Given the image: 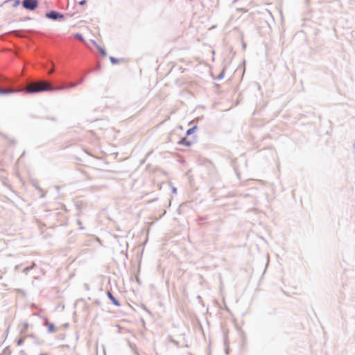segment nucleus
<instances>
[{"label":"nucleus","instance_id":"5","mask_svg":"<svg viewBox=\"0 0 355 355\" xmlns=\"http://www.w3.org/2000/svg\"><path fill=\"white\" fill-rule=\"evenodd\" d=\"M107 296L114 305L116 306H121L120 302L113 295L111 291H107Z\"/></svg>","mask_w":355,"mask_h":355},{"label":"nucleus","instance_id":"13","mask_svg":"<svg viewBox=\"0 0 355 355\" xmlns=\"http://www.w3.org/2000/svg\"><path fill=\"white\" fill-rule=\"evenodd\" d=\"M169 342L171 343H173L175 345H176L177 347H179L180 346V343L178 341L175 340L172 337H170L169 338Z\"/></svg>","mask_w":355,"mask_h":355},{"label":"nucleus","instance_id":"37","mask_svg":"<svg viewBox=\"0 0 355 355\" xmlns=\"http://www.w3.org/2000/svg\"><path fill=\"white\" fill-rule=\"evenodd\" d=\"M238 0H233L232 3H236Z\"/></svg>","mask_w":355,"mask_h":355},{"label":"nucleus","instance_id":"20","mask_svg":"<svg viewBox=\"0 0 355 355\" xmlns=\"http://www.w3.org/2000/svg\"><path fill=\"white\" fill-rule=\"evenodd\" d=\"M75 36H76V37L80 39V40H84V37H83V35L80 33H76L75 35Z\"/></svg>","mask_w":355,"mask_h":355},{"label":"nucleus","instance_id":"21","mask_svg":"<svg viewBox=\"0 0 355 355\" xmlns=\"http://www.w3.org/2000/svg\"><path fill=\"white\" fill-rule=\"evenodd\" d=\"M87 3V0H81L78 2V5L80 6H85Z\"/></svg>","mask_w":355,"mask_h":355},{"label":"nucleus","instance_id":"31","mask_svg":"<svg viewBox=\"0 0 355 355\" xmlns=\"http://www.w3.org/2000/svg\"><path fill=\"white\" fill-rule=\"evenodd\" d=\"M197 298H198V300H202V297H201V296H200V295H198Z\"/></svg>","mask_w":355,"mask_h":355},{"label":"nucleus","instance_id":"11","mask_svg":"<svg viewBox=\"0 0 355 355\" xmlns=\"http://www.w3.org/2000/svg\"><path fill=\"white\" fill-rule=\"evenodd\" d=\"M28 328V323L26 322H24L21 323V327H20V333H24Z\"/></svg>","mask_w":355,"mask_h":355},{"label":"nucleus","instance_id":"27","mask_svg":"<svg viewBox=\"0 0 355 355\" xmlns=\"http://www.w3.org/2000/svg\"><path fill=\"white\" fill-rule=\"evenodd\" d=\"M31 17H25V18L23 19V21L31 20Z\"/></svg>","mask_w":355,"mask_h":355},{"label":"nucleus","instance_id":"35","mask_svg":"<svg viewBox=\"0 0 355 355\" xmlns=\"http://www.w3.org/2000/svg\"><path fill=\"white\" fill-rule=\"evenodd\" d=\"M22 156H25V151H24L22 155H21V157H22Z\"/></svg>","mask_w":355,"mask_h":355},{"label":"nucleus","instance_id":"1","mask_svg":"<svg viewBox=\"0 0 355 355\" xmlns=\"http://www.w3.org/2000/svg\"><path fill=\"white\" fill-rule=\"evenodd\" d=\"M55 89L49 85H31L26 88L28 94H37L42 92H51Z\"/></svg>","mask_w":355,"mask_h":355},{"label":"nucleus","instance_id":"6","mask_svg":"<svg viewBox=\"0 0 355 355\" xmlns=\"http://www.w3.org/2000/svg\"><path fill=\"white\" fill-rule=\"evenodd\" d=\"M19 92L18 89H3L0 87V96H6L12 94L17 93Z\"/></svg>","mask_w":355,"mask_h":355},{"label":"nucleus","instance_id":"36","mask_svg":"<svg viewBox=\"0 0 355 355\" xmlns=\"http://www.w3.org/2000/svg\"><path fill=\"white\" fill-rule=\"evenodd\" d=\"M76 85H72L70 86V87H74Z\"/></svg>","mask_w":355,"mask_h":355},{"label":"nucleus","instance_id":"28","mask_svg":"<svg viewBox=\"0 0 355 355\" xmlns=\"http://www.w3.org/2000/svg\"><path fill=\"white\" fill-rule=\"evenodd\" d=\"M34 187H35L37 189H38V190H41V188H40L38 185H37V184H34Z\"/></svg>","mask_w":355,"mask_h":355},{"label":"nucleus","instance_id":"24","mask_svg":"<svg viewBox=\"0 0 355 355\" xmlns=\"http://www.w3.org/2000/svg\"><path fill=\"white\" fill-rule=\"evenodd\" d=\"M27 337H30V338H35V335L33 334H28L27 335Z\"/></svg>","mask_w":355,"mask_h":355},{"label":"nucleus","instance_id":"19","mask_svg":"<svg viewBox=\"0 0 355 355\" xmlns=\"http://www.w3.org/2000/svg\"><path fill=\"white\" fill-rule=\"evenodd\" d=\"M35 340V343L37 345H40L42 343V341L40 340L37 337L35 338H33Z\"/></svg>","mask_w":355,"mask_h":355},{"label":"nucleus","instance_id":"33","mask_svg":"<svg viewBox=\"0 0 355 355\" xmlns=\"http://www.w3.org/2000/svg\"><path fill=\"white\" fill-rule=\"evenodd\" d=\"M246 47V44L245 43L243 44V48L245 49Z\"/></svg>","mask_w":355,"mask_h":355},{"label":"nucleus","instance_id":"2","mask_svg":"<svg viewBox=\"0 0 355 355\" xmlns=\"http://www.w3.org/2000/svg\"><path fill=\"white\" fill-rule=\"evenodd\" d=\"M45 17L53 21H63L65 19L64 14L58 11L54 10H50L49 11L46 12L45 13Z\"/></svg>","mask_w":355,"mask_h":355},{"label":"nucleus","instance_id":"17","mask_svg":"<svg viewBox=\"0 0 355 355\" xmlns=\"http://www.w3.org/2000/svg\"><path fill=\"white\" fill-rule=\"evenodd\" d=\"M20 3H21L20 0H15L14 3H13V4H12V7H13V8H16V7H17Z\"/></svg>","mask_w":355,"mask_h":355},{"label":"nucleus","instance_id":"16","mask_svg":"<svg viewBox=\"0 0 355 355\" xmlns=\"http://www.w3.org/2000/svg\"><path fill=\"white\" fill-rule=\"evenodd\" d=\"M224 76H225V71H222L219 73V75L218 76L217 79H218V80H221V79H223V78H224Z\"/></svg>","mask_w":355,"mask_h":355},{"label":"nucleus","instance_id":"22","mask_svg":"<svg viewBox=\"0 0 355 355\" xmlns=\"http://www.w3.org/2000/svg\"><path fill=\"white\" fill-rule=\"evenodd\" d=\"M171 191L173 193H177V188L175 187H172Z\"/></svg>","mask_w":355,"mask_h":355},{"label":"nucleus","instance_id":"26","mask_svg":"<svg viewBox=\"0 0 355 355\" xmlns=\"http://www.w3.org/2000/svg\"><path fill=\"white\" fill-rule=\"evenodd\" d=\"M64 15L65 16H68V17H73V13L68 12V13H66Z\"/></svg>","mask_w":355,"mask_h":355},{"label":"nucleus","instance_id":"7","mask_svg":"<svg viewBox=\"0 0 355 355\" xmlns=\"http://www.w3.org/2000/svg\"><path fill=\"white\" fill-rule=\"evenodd\" d=\"M179 145H182V146H191V144H193V141L189 140L187 139V137H182V139H180V140L178 141V143Z\"/></svg>","mask_w":355,"mask_h":355},{"label":"nucleus","instance_id":"4","mask_svg":"<svg viewBox=\"0 0 355 355\" xmlns=\"http://www.w3.org/2000/svg\"><path fill=\"white\" fill-rule=\"evenodd\" d=\"M44 326L47 327V332L49 334L53 333L55 329V326L53 322H50L47 318H44Z\"/></svg>","mask_w":355,"mask_h":355},{"label":"nucleus","instance_id":"3","mask_svg":"<svg viewBox=\"0 0 355 355\" xmlns=\"http://www.w3.org/2000/svg\"><path fill=\"white\" fill-rule=\"evenodd\" d=\"M21 5L24 9L33 11L38 7L39 1L38 0H22Z\"/></svg>","mask_w":355,"mask_h":355},{"label":"nucleus","instance_id":"10","mask_svg":"<svg viewBox=\"0 0 355 355\" xmlns=\"http://www.w3.org/2000/svg\"><path fill=\"white\" fill-rule=\"evenodd\" d=\"M196 129H197V125H195L192 126L191 128H189L186 131L185 137H188V136L192 135L193 133H194V132L196 130Z\"/></svg>","mask_w":355,"mask_h":355},{"label":"nucleus","instance_id":"30","mask_svg":"<svg viewBox=\"0 0 355 355\" xmlns=\"http://www.w3.org/2000/svg\"><path fill=\"white\" fill-rule=\"evenodd\" d=\"M133 350L135 351V355H139V353L136 351L135 349H133Z\"/></svg>","mask_w":355,"mask_h":355},{"label":"nucleus","instance_id":"25","mask_svg":"<svg viewBox=\"0 0 355 355\" xmlns=\"http://www.w3.org/2000/svg\"><path fill=\"white\" fill-rule=\"evenodd\" d=\"M205 219H206L205 218L201 217V218H199L198 223H200L202 221H204Z\"/></svg>","mask_w":355,"mask_h":355},{"label":"nucleus","instance_id":"15","mask_svg":"<svg viewBox=\"0 0 355 355\" xmlns=\"http://www.w3.org/2000/svg\"><path fill=\"white\" fill-rule=\"evenodd\" d=\"M24 343V338H20L19 339L17 340V345L20 346L21 345H23V343Z\"/></svg>","mask_w":355,"mask_h":355},{"label":"nucleus","instance_id":"14","mask_svg":"<svg viewBox=\"0 0 355 355\" xmlns=\"http://www.w3.org/2000/svg\"><path fill=\"white\" fill-rule=\"evenodd\" d=\"M20 355H27L26 352L23 349H21L19 352ZM33 355H47L46 354H33Z\"/></svg>","mask_w":355,"mask_h":355},{"label":"nucleus","instance_id":"12","mask_svg":"<svg viewBox=\"0 0 355 355\" xmlns=\"http://www.w3.org/2000/svg\"><path fill=\"white\" fill-rule=\"evenodd\" d=\"M35 265V263H33L31 266H26V268H24L22 270V272H24V273L28 272V271H30L31 270H32L34 268Z\"/></svg>","mask_w":355,"mask_h":355},{"label":"nucleus","instance_id":"8","mask_svg":"<svg viewBox=\"0 0 355 355\" xmlns=\"http://www.w3.org/2000/svg\"><path fill=\"white\" fill-rule=\"evenodd\" d=\"M109 59H110V62H111V64L112 65L116 64H118V63H119L121 62H125V59L124 58H116L113 57V56H110Z\"/></svg>","mask_w":355,"mask_h":355},{"label":"nucleus","instance_id":"18","mask_svg":"<svg viewBox=\"0 0 355 355\" xmlns=\"http://www.w3.org/2000/svg\"><path fill=\"white\" fill-rule=\"evenodd\" d=\"M224 343H225V345H226V348H225V354L227 355V354H229V350H230V349H229V347L227 345V340H226V339H225V340H224Z\"/></svg>","mask_w":355,"mask_h":355},{"label":"nucleus","instance_id":"23","mask_svg":"<svg viewBox=\"0 0 355 355\" xmlns=\"http://www.w3.org/2000/svg\"><path fill=\"white\" fill-rule=\"evenodd\" d=\"M101 64H100V63H98V64H96V70H100V69H101Z\"/></svg>","mask_w":355,"mask_h":355},{"label":"nucleus","instance_id":"32","mask_svg":"<svg viewBox=\"0 0 355 355\" xmlns=\"http://www.w3.org/2000/svg\"><path fill=\"white\" fill-rule=\"evenodd\" d=\"M257 86H258V89L260 90L261 89V85L259 83H257Z\"/></svg>","mask_w":355,"mask_h":355},{"label":"nucleus","instance_id":"34","mask_svg":"<svg viewBox=\"0 0 355 355\" xmlns=\"http://www.w3.org/2000/svg\"><path fill=\"white\" fill-rule=\"evenodd\" d=\"M11 142L14 144L16 143V141L15 140H12Z\"/></svg>","mask_w":355,"mask_h":355},{"label":"nucleus","instance_id":"9","mask_svg":"<svg viewBox=\"0 0 355 355\" xmlns=\"http://www.w3.org/2000/svg\"><path fill=\"white\" fill-rule=\"evenodd\" d=\"M96 49H98L99 53L105 57L107 55V51L105 48L101 47L100 45L96 44Z\"/></svg>","mask_w":355,"mask_h":355},{"label":"nucleus","instance_id":"29","mask_svg":"<svg viewBox=\"0 0 355 355\" xmlns=\"http://www.w3.org/2000/svg\"><path fill=\"white\" fill-rule=\"evenodd\" d=\"M92 42L93 43V44L96 47V44H98L96 43V42L95 40H92Z\"/></svg>","mask_w":355,"mask_h":355}]
</instances>
